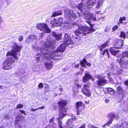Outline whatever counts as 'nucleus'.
I'll use <instances>...</instances> for the list:
<instances>
[{"label":"nucleus","mask_w":128,"mask_h":128,"mask_svg":"<svg viewBox=\"0 0 128 128\" xmlns=\"http://www.w3.org/2000/svg\"><path fill=\"white\" fill-rule=\"evenodd\" d=\"M50 24L53 27H54L58 26V25H57V24L56 22V20L51 21L50 22Z\"/></svg>","instance_id":"35"},{"label":"nucleus","mask_w":128,"mask_h":128,"mask_svg":"<svg viewBox=\"0 0 128 128\" xmlns=\"http://www.w3.org/2000/svg\"><path fill=\"white\" fill-rule=\"evenodd\" d=\"M111 72H109L107 73V75L108 76V78L109 79V80L111 82H113V80L112 78H111L110 76V75L111 74Z\"/></svg>","instance_id":"40"},{"label":"nucleus","mask_w":128,"mask_h":128,"mask_svg":"<svg viewBox=\"0 0 128 128\" xmlns=\"http://www.w3.org/2000/svg\"><path fill=\"white\" fill-rule=\"evenodd\" d=\"M43 49L42 48L40 51V52H41L42 55L39 54H36V60L37 62H38L40 58L42 57L43 58H45V59H46L47 61L44 63V65L45 66L48 70H50L52 68L53 66L52 61H51V59L52 58L50 57V55H52L50 52H47V50H45V51L43 50ZM53 60H54L53 59Z\"/></svg>","instance_id":"2"},{"label":"nucleus","mask_w":128,"mask_h":128,"mask_svg":"<svg viewBox=\"0 0 128 128\" xmlns=\"http://www.w3.org/2000/svg\"><path fill=\"white\" fill-rule=\"evenodd\" d=\"M20 112L21 113H22L26 115V114L24 110H20Z\"/></svg>","instance_id":"53"},{"label":"nucleus","mask_w":128,"mask_h":128,"mask_svg":"<svg viewBox=\"0 0 128 128\" xmlns=\"http://www.w3.org/2000/svg\"><path fill=\"white\" fill-rule=\"evenodd\" d=\"M32 69L34 71H37L39 70V67L37 65H34L33 66Z\"/></svg>","instance_id":"37"},{"label":"nucleus","mask_w":128,"mask_h":128,"mask_svg":"<svg viewBox=\"0 0 128 128\" xmlns=\"http://www.w3.org/2000/svg\"><path fill=\"white\" fill-rule=\"evenodd\" d=\"M75 85L78 88H80L82 86L81 85L78 83H76Z\"/></svg>","instance_id":"47"},{"label":"nucleus","mask_w":128,"mask_h":128,"mask_svg":"<svg viewBox=\"0 0 128 128\" xmlns=\"http://www.w3.org/2000/svg\"><path fill=\"white\" fill-rule=\"evenodd\" d=\"M47 43L46 42H42L41 44H42V47L41 48L38 47L36 49L38 52L40 51L43 49V50L45 51V50H47V52H49V50L50 49L54 48L55 47V43L56 40L53 38L52 36H49L47 38Z\"/></svg>","instance_id":"3"},{"label":"nucleus","mask_w":128,"mask_h":128,"mask_svg":"<svg viewBox=\"0 0 128 128\" xmlns=\"http://www.w3.org/2000/svg\"><path fill=\"white\" fill-rule=\"evenodd\" d=\"M38 87L39 88H42L43 87V84L42 83H41L39 84L38 86Z\"/></svg>","instance_id":"52"},{"label":"nucleus","mask_w":128,"mask_h":128,"mask_svg":"<svg viewBox=\"0 0 128 128\" xmlns=\"http://www.w3.org/2000/svg\"><path fill=\"white\" fill-rule=\"evenodd\" d=\"M41 36V34H39V36L38 37H36L35 35H31L30 36H29L30 38L32 41H33L34 40H35L36 39L38 40H40V37Z\"/></svg>","instance_id":"28"},{"label":"nucleus","mask_w":128,"mask_h":128,"mask_svg":"<svg viewBox=\"0 0 128 128\" xmlns=\"http://www.w3.org/2000/svg\"><path fill=\"white\" fill-rule=\"evenodd\" d=\"M23 37L22 36H20L18 38L20 42H21L23 40Z\"/></svg>","instance_id":"50"},{"label":"nucleus","mask_w":128,"mask_h":128,"mask_svg":"<svg viewBox=\"0 0 128 128\" xmlns=\"http://www.w3.org/2000/svg\"><path fill=\"white\" fill-rule=\"evenodd\" d=\"M124 84L128 86V80H126L124 81Z\"/></svg>","instance_id":"60"},{"label":"nucleus","mask_w":128,"mask_h":128,"mask_svg":"<svg viewBox=\"0 0 128 128\" xmlns=\"http://www.w3.org/2000/svg\"><path fill=\"white\" fill-rule=\"evenodd\" d=\"M96 77L98 79L96 82L98 86H103L107 83V80L104 79V76L102 75H98L96 76Z\"/></svg>","instance_id":"11"},{"label":"nucleus","mask_w":128,"mask_h":128,"mask_svg":"<svg viewBox=\"0 0 128 128\" xmlns=\"http://www.w3.org/2000/svg\"><path fill=\"white\" fill-rule=\"evenodd\" d=\"M45 90L46 92H48L49 90V86L47 85V86H46L45 87Z\"/></svg>","instance_id":"51"},{"label":"nucleus","mask_w":128,"mask_h":128,"mask_svg":"<svg viewBox=\"0 0 128 128\" xmlns=\"http://www.w3.org/2000/svg\"><path fill=\"white\" fill-rule=\"evenodd\" d=\"M55 120V118L54 117H52L49 120V125L48 126H50L51 128H54L53 125L55 124L54 121Z\"/></svg>","instance_id":"26"},{"label":"nucleus","mask_w":128,"mask_h":128,"mask_svg":"<svg viewBox=\"0 0 128 128\" xmlns=\"http://www.w3.org/2000/svg\"><path fill=\"white\" fill-rule=\"evenodd\" d=\"M74 126L73 122L71 119H69L67 121L66 125V126L67 128H72Z\"/></svg>","instance_id":"25"},{"label":"nucleus","mask_w":128,"mask_h":128,"mask_svg":"<svg viewBox=\"0 0 128 128\" xmlns=\"http://www.w3.org/2000/svg\"><path fill=\"white\" fill-rule=\"evenodd\" d=\"M23 105L22 104H18L17 105L16 108L17 109L22 108H23Z\"/></svg>","instance_id":"45"},{"label":"nucleus","mask_w":128,"mask_h":128,"mask_svg":"<svg viewBox=\"0 0 128 128\" xmlns=\"http://www.w3.org/2000/svg\"><path fill=\"white\" fill-rule=\"evenodd\" d=\"M103 3V1L102 0H99L98 2L96 8H100L101 6H102Z\"/></svg>","instance_id":"32"},{"label":"nucleus","mask_w":128,"mask_h":128,"mask_svg":"<svg viewBox=\"0 0 128 128\" xmlns=\"http://www.w3.org/2000/svg\"><path fill=\"white\" fill-rule=\"evenodd\" d=\"M56 23L57 24V25L58 26H61V25L62 24V22H63V19L62 18H59L58 20H56Z\"/></svg>","instance_id":"31"},{"label":"nucleus","mask_w":128,"mask_h":128,"mask_svg":"<svg viewBox=\"0 0 128 128\" xmlns=\"http://www.w3.org/2000/svg\"><path fill=\"white\" fill-rule=\"evenodd\" d=\"M52 35L54 36L57 40H58L61 39L62 38V34H61L56 33L54 32H52Z\"/></svg>","instance_id":"23"},{"label":"nucleus","mask_w":128,"mask_h":128,"mask_svg":"<svg viewBox=\"0 0 128 128\" xmlns=\"http://www.w3.org/2000/svg\"><path fill=\"white\" fill-rule=\"evenodd\" d=\"M64 44L70 48H72L74 46V43L71 39L70 36L67 33H65L64 38Z\"/></svg>","instance_id":"9"},{"label":"nucleus","mask_w":128,"mask_h":128,"mask_svg":"<svg viewBox=\"0 0 128 128\" xmlns=\"http://www.w3.org/2000/svg\"><path fill=\"white\" fill-rule=\"evenodd\" d=\"M32 41L30 38L29 36L28 38H26V42L27 43H30Z\"/></svg>","instance_id":"43"},{"label":"nucleus","mask_w":128,"mask_h":128,"mask_svg":"<svg viewBox=\"0 0 128 128\" xmlns=\"http://www.w3.org/2000/svg\"><path fill=\"white\" fill-rule=\"evenodd\" d=\"M37 110H38V108H36V109H34L33 108H31V111H32V112L35 111Z\"/></svg>","instance_id":"56"},{"label":"nucleus","mask_w":128,"mask_h":128,"mask_svg":"<svg viewBox=\"0 0 128 128\" xmlns=\"http://www.w3.org/2000/svg\"><path fill=\"white\" fill-rule=\"evenodd\" d=\"M106 54L108 56V57L109 58L110 57V56L109 54V52L108 50L107 49H106L104 50L102 52V54L103 55H104V54Z\"/></svg>","instance_id":"38"},{"label":"nucleus","mask_w":128,"mask_h":128,"mask_svg":"<svg viewBox=\"0 0 128 128\" xmlns=\"http://www.w3.org/2000/svg\"><path fill=\"white\" fill-rule=\"evenodd\" d=\"M116 48L115 47H111L109 49L110 52L114 56H116L117 53L119 52V50H116Z\"/></svg>","instance_id":"22"},{"label":"nucleus","mask_w":128,"mask_h":128,"mask_svg":"<svg viewBox=\"0 0 128 128\" xmlns=\"http://www.w3.org/2000/svg\"><path fill=\"white\" fill-rule=\"evenodd\" d=\"M24 118L22 116V115L20 114H18L16 117L14 124L16 125L18 123V121H22L24 120Z\"/></svg>","instance_id":"20"},{"label":"nucleus","mask_w":128,"mask_h":128,"mask_svg":"<svg viewBox=\"0 0 128 128\" xmlns=\"http://www.w3.org/2000/svg\"><path fill=\"white\" fill-rule=\"evenodd\" d=\"M79 66V64H76L75 65L74 67L76 68H77Z\"/></svg>","instance_id":"61"},{"label":"nucleus","mask_w":128,"mask_h":128,"mask_svg":"<svg viewBox=\"0 0 128 128\" xmlns=\"http://www.w3.org/2000/svg\"><path fill=\"white\" fill-rule=\"evenodd\" d=\"M105 102L106 103H107L109 102V100L108 99H106L105 100Z\"/></svg>","instance_id":"62"},{"label":"nucleus","mask_w":128,"mask_h":128,"mask_svg":"<svg viewBox=\"0 0 128 128\" xmlns=\"http://www.w3.org/2000/svg\"><path fill=\"white\" fill-rule=\"evenodd\" d=\"M102 14L101 12H96L95 16L92 19V20L95 21L96 20H98L100 19L101 16V14Z\"/></svg>","instance_id":"19"},{"label":"nucleus","mask_w":128,"mask_h":128,"mask_svg":"<svg viewBox=\"0 0 128 128\" xmlns=\"http://www.w3.org/2000/svg\"><path fill=\"white\" fill-rule=\"evenodd\" d=\"M59 90L61 91L62 92V88H60L59 89Z\"/></svg>","instance_id":"64"},{"label":"nucleus","mask_w":128,"mask_h":128,"mask_svg":"<svg viewBox=\"0 0 128 128\" xmlns=\"http://www.w3.org/2000/svg\"><path fill=\"white\" fill-rule=\"evenodd\" d=\"M86 126V124H83L80 127H78V128H85Z\"/></svg>","instance_id":"54"},{"label":"nucleus","mask_w":128,"mask_h":128,"mask_svg":"<svg viewBox=\"0 0 128 128\" xmlns=\"http://www.w3.org/2000/svg\"><path fill=\"white\" fill-rule=\"evenodd\" d=\"M114 128H128V122H124L121 123H118L113 126Z\"/></svg>","instance_id":"16"},{"label":"nucleus","mask_w":128,"mask_h":128,"mask_svg":"<svg viewBox=\"0 0 128 128\" xmlns=\"http://www.w3.org/2000/svg\"><path fill=\"white\" fill-rule=\"evenodd\" d=\"M8 114H6L4 116V118L5 119H8Z\"/></svg>","instance_id":"59"},{"label":"nucleus","mask_w":128,"mask_h":128,"mask_svg":"<svg viewBox=\"0 0 128 128\" xmlns=\"http://www.w3.org/2000/svg\"><path fill=\"white\" fill-rule=\"evenodd\" d=\"M76 118V116H74V117H72V118L71 119H70L72 120H72H75Z\"/></svg>","instance_id":"58"},{"label":"nucleus","mask_w":128,"mask_h":128,"mask_svg":"<svg viewBox=\"0 0 128 128\" xmlns=\"http://www.w3.org/2000/svg\"><path fill=\"white\" fill-rule=\"evenodd\" d=\"M75 43L76 44H80V39L79 37L78 38L76 36L75 39Z\"/></svg>","instance_id":"36"},{"label":"nucleus","mask_w":128,"mask_h":128,"mask_svg":"<svg viewBox=\"0 0 128 128\" xmlns=\"http://www.w3.org/2000/svg\"><path fill=\"white\" fill-rule=\"evenodd\" d=\"M78 30H76L74 33L76 35L78 36L80 34H82L83 35H86L87 34L90 33L91 32L94 31L95 30L92 27L90 28L86 26H83L81 25H78Z\"/></svg>","instance_id":"6"},{"label":"nucleus","mask_w":128,"mask_h":128,"mask_svg":"<svg viewBox=\"0 0 128 128\" xmlns=\"http://www.w3.org/2000/svg\"><path fill=\"white\" fill-rule=\"evenodd\" d=\"M72 26V23L68 20H65L61 25V27H63L64 29L70 28Z\"/></svg>","instance_id":"15"},{"label":"nucleus","mask_w":128,"mask_h":128,"mask_svg":"<svg viewBox=\"0 0 128 128\" xmlns=\"http://www.w3.org/2000/svg\"><path fill=\"white\" fill-rule=\"evenodd\" d=\"M108 88H103V91L105 94H107L108 92Z\"/></svg>","instance_id":"44"},{"label":"nucleus","mask_w":128,"mask_h":128,"mask_svg":"<svg viewBox=\"0 0 128 128\" xmlns=\"http://www.w3.org/2000/svg\"><path fill=\"white\" fill-rule=\"evenodd\" d=\"M122 56L121 58L120 59L121 60H128V52L125 51L123 52L122 54Z\"/></svg>","instance_id":"24"},{"label":"nucleus","mask_w":128,"mask_h":128,"mask_svg":"<svg viewBox=\"0 0 128 128\" xmlns=\"http://www.w3.org/2000/svg\"><path fill=\"white\" fill-rule=\"evenodd\" d=\"M67 103V101L65 100H62L58 102V104L60 106V114L59 118H58L59 128H63L62 126V122L59 120V119L62 118L66 115L63 112H66L67 110V108L64 107L66 105Z\"/></svg>","instance_id":"4"},{"label":"nucleus","mask_w":128,"mask_h":128,"mask_svg":"<svg viewBox=\"0 0 128 128\" xmlns=\"http://www.w3.org/2000/svg\"><path fill=\"white\" fill-rule=\"evenodd\" d=\"M22 48L21 46L18 45L16 43H14L12 46V49L10 51L8 52L6 54L16 59L17 61L18 59V57L17 56L18 54L17 52H20Z\"/></svg>","instance_id":"7"},{"label":"nucleus","mask_w":128,"mask_h":128,"mask_svg":"<svg viewBox=\"0 0 128 128\" xmlns=\"http://www.w3.org/2000/svg\"><path fill=\"white\" fill-rule=\"evenodd\" d=\"M88 128H98L95 126L94 125L92 124L89 125L88 126Z\"/></svg>","instance_id":"49"},{"label":"nucleus","mask_w":128,"mask_h":128,"mask_svg":"<svg viewBox=\"0 0 128 128\" xmlns=\"http://www.w3.org/2000/svg\"><path fill=\"white\" fill-rule=\"evenodd\" d=\"M126 18L125 17H123L122 18L121 17L119 20V22L120 23H122L123 20H126Z\"/></svg>","instance_id":"42"},{"label":"nucleus","mask_w":128,"mask_h":128,"mask_svg":"<svg viewBox=\"0 0 128 128\" xmlns=\"http://www.w3.org/2000/svg\"><path fill=\"white\" fill-rule=\"evenodd\" d=\"M111 29V28L110 26H107L105 27L104 29V31L106 32H109L110 30Z\"/></svg>","instance_id":"41"},{"label":"nucleus","mask_w":128,"mask_h":128,"mask_svg":"<svg viewBox=\"0 0 128 128\" xmlns=\"http://www.w3.org/2000/svg\"><path fill=\"white\" fill-rule=\"evenodd\" d=\"M117 91L119 94H123L124 90L122 87L120 86L118 87L117 89Z\"/></svg>","instance_id":"33"},{"label":"nucleus","mask_w":128,"mask_h":128,"mask_svg":"<svg viewBox=\"0 0 128 128\" xmlns=\"http://www.w3.org/2000/svg\"><path fill=\"white\" fill-rule=\"evenodd\" d=\"M74 94H77L78 93V90H76V91H75L74 90Z\"/></svg>","instance_id":"55"},{"label":"nucleus","mask_w":128,"mask_h":128,"mask_svg":"<svg viewBox=\"0 0 128 128\" xmlns=\"http://www.w3.org/2000/svg\"><path fill=\"white\" fill-rule=\"evenodd\" d=\"M36 27L37 29L40 30L45 32L46 33H50L51 31L47 25L44 23L37 24H36Z\"/></svg>","instance_id":"10"},{"label":"nucleus","mask_w":128,"mask_h":128,"mask_svg":"<svg viewBox=\"0 0 128 128\" xmlns=\"http://www.w3.org/2000/svg\"><path fill=\"white\" fill-rule=\"evenodd\" d=\"M66 45L64 44H62L60 45L56 49V50L54 51L52 49L49 50V52L52 55L50 57L54 60L61 59L62 58L59 52H64L66 48Z\"/></svg>","instance_id":"5"},{"label":"nucleus","mask_w":128,"mask_h":128,"mask_svg":"<svg viewBox=\"0 0 128 128\" xmlns=\"http://www.w3.org/2000/svg\"><path fill=\"white\" fill-rule=\"evenodd\" d=\"M62 14V10H58L53 13L52 14L51 16V17H54L58 16Z\"/></svg>","instance_id":"30"},{"label":"nucleus","mask_w":128,"mask_h":128,"mask_svg":"<svg viewBox=\"0 0 128 128\" xmlns=\"http://www.w3.org/2000/svg\"><path fill=\"white\" fill-rule=\"evenodd\" d=\"M80 62L81 66L84 67L86 66L85 64L89 66H90L91 65L90 63L89 62H87L86 59L85 58H84L83 60L81 61Z\"/></svg>","instance_id":"27"},{"label":"nucleus","mask_w":128,"mask_h":128,"mask_svg":"<svg viewBox=\"0 0 128 128\" xmlns=\"http://www.w3.org/2000/svg\"><path fill=\"white\" fill-rule=\"evenodd\" d=\"M122 73V70H120V69H119V70H118L117 71V72L116 73H114L113 74L114 75H117L118 74H121Z\"/></svg>","instance_id":"46"},{"label":"nucleus","mask_w":128,"mask_h":128,"mask_svg":"<svg viewBox=\"0 0 128 128\" xmlns=\"http://www.w3.org/2000/svg\"><path fill=\"white\" fill-rule=\"evenodd\" d=\"M76 105L77 112L76 115H78L80 114L82 110L84 108V105L81 102H76Z\"/></svg>","instance_id":"13"},{"label":"nucleus","mask_w":128,"mask_h":128,"mask_svg":"<svg viewBox=\"0 0 128 128\" xmlns=\"http://www.w3.org/2000/svg\"><path fill=\"white\" fill-rule=\"evenodd\" d=\"M91 78V76L90 75L89 73L87 72L86 73L85 76L83 78V81L84 82H86Z\"/></svg>","instance_id":"21"},{"label":"nucleus","mask_w":128,"mask_h":128,"mask_svg":"<svg viewBox=\"0 0 128 128\" xmlns=\"http://www.w3.org/2000/svg\"><path fill=\"white\" fill-rule=\"evenodd\" d=\"M96 3V0H88L86 6L82 3L78 4L76 5V7L80 12H79L76 10L73 11L67 9L64 11L65 17L70 20L73 21L75 20L77 16H80L83 14L84 18L85 19L86 22L90 24V20L92 19L93 15L92 13H88L87 8H89L90 6H94Z\"/></svg>","instance_id":"1"},{"label":"nucleus","mask_w":128,"mask_h":128,"mask_svg":"<svg viewBox=\"0 0 128 128\" xmlns=\"http://www.w3.org/2000/svg\"><path fill=\"white\" fill-rule=\"evenodd\" d=\"M109 117L110 118V120L106 124H104L102 126V128H105L106 126H109L112 124V121H113V119L115 118L116 119H118L119 117L117 114H115L114 113H111L108 114Z\"/></svg>","instance_id":"12"},{"label":"nucleus","mask_w":128,"mask_h":128,"mask_svg":"<svg viewBox=\"0 0 128 128\" xmlns=\"http://www.w3.org/2000/svg\"><path fill=\"white\" fill-rule=\"evenodd\" d=\"M123 40L122 39L121 40H117L115 42V47L116 48H121L123 44Z\"/></svg>","instance_id":"18"},{"label":"nucleus","mask_w":128,"mask_h":128,"mask_svg":"<svg viewBox=\"0 0 128 128\" xmlns=\"http://www.w3.org/2000/svg\"><path fill=\"white\" fill-rule=\"evenodd\" d=\"M6 60L3 62V68L6 70H9L12 67V64L15 62L16 60L6 54Z\"/></svg>","instance_id":"8"},{"label":"nucleus","mask_w":128,"mask_h":128,"mask_svg":"<svg viewBox=\"0 0 128 128\" xmlns=\"http://www.w3.org/2000/svg\"><path fill=\"white\" fill-rule=\"evenodd\" d=\"M45 108V106H41V107H39L38 108V110L39 109H44Z\"/></svg>","instance_id":"57"},{"label":"nucleus","mask_w":128,"mask_h":128,"mask_svg":"<svg viewBox=\"0 0 128 128\" xmlns=\"http://www.w3.org/2000/svg\"><path fill=\"white\" fill-rule=\"evenodd\" d=\"M118 26L117 25H116L114 26L112 28V31H114L116 29H118Z\"/></svg>","instance_id":"48"},{"label":"nucleus","mask_w":128,"mask_h":128,"mask_svg":"<svg viewBox=\"0 0 128 128\" xmlns=\"http://www.w3.org/2000/svg\"><path fill=\"white\" fill-rule=\"evenodd\" d=\"M109 42L108 41H106L104 43L101 45L99 47V48L100 51L102 50L104 48L108 45Z\"/></svg>","instance_id":"29"},{"label":"nucleus","mask_w":128,"mask_h":128,"mask_svg":"<svg viewBox=\"0 0 128 128\" xmlns=\"http://www.w3.org/2000/svg\"><path fill=\"white\" fill-rule=\"evenodd\" d=\"M85 102L86 104H88L89 103V100H88L87 101H85Z\"/></svg>","instance_id":"63"},{"label":"nucleus","mask_w":128,"mask_h":128,"mask_svg":"<svg viewBox=\"0 0 128 128\" xmlns=\"http://www.w3.org/2000/svg\"><path fill=\"white\" fill-rule=\"evenodd\" d=\"M127 32H126V35L125 33L123 32H120V38H123V40H124V38H126V37L127 36Z\"/></svg>","instance_id":"34"},{"label":"nucleus","mask_w":128,"mask_h":128,"mask_svg":"<svg viewBox=\"0 0 128 128\" xmlns=\"http://www.w3.org/2000/svg\"><path fill=\"white\" fill-rule=\"evenodd\" d=\"M82 92L84 94L88 96H91V92L89 90V86L86 84L84 85L82 89Z\"/></svg>","instance_id":"14"},{"label":"nucleus","mask_w":128,"mask_h":128,"mask_svg":"<svg viewBox=\"0 0 128 128\" xmlns=\"http://www.w3.org/2000/svg\"><path fill=\"white\" fill-rule=\"evenodd\" d=\"M119 62L120 65L122 68H128V60H121V59H120Z\"/></svg>","instance_id":"17"},{"label":"nucleus","mask_w":128,"mask_h":128,"mask_svg":"<svg viewBox=\"0 0 128 128\" xmlns=\"http://www.w3.org/2000/svg\"><path fill=\"white\" fill-rule=\"evenodd\" d=\"M108 93L110 94L113 95L114 93V91L112 88H109Z\"/></svg>","instance_id":"39"}]
</instances>
